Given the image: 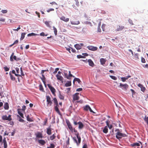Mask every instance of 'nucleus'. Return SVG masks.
<instances>
[{"mask_svg":"<svg viewBox=\"0 0 148 148\" xmlns=\"http://www.w3.org/2000/svg\"><path fill=\"white\" fill-rule=\"evenodd\" d=\"M45 24L47 25V26L48 27H50V25L49 24V22L48 21H45Z\"/></svg>","mask_w":148,"mask_h":148,"instance_id":"09e8293b","label":"nucleus"},{"mask_svg":"<svg viewBox=\"0 0 148 148\" xmlns=\"http://www.w3.org/2000/svg\"><path fill=\"white\" fill-rule=\"evenodd\" d=\"M54 10V9L53 8H50L47 10L48 12H49L51 11H53Z\"/></svg>","mask_w":148,"mask_h":148,"instance_id":"680f3d73","label":"nucleus"},{"mask_svg":"<svg viewBox=\"0 0 148 148\" xmlns=\"http://www.w3.org/2000/svg\"><path fill=\"white\" fill-rule=\"evenodd\" d=\"M53 102L54 103H55L56 105H58V102L57 101V100L56 98V97L54 98L53 99Z\"/></svg>","mask_w":148,"mask_h":148,"instance_id":"e433bc0d","label":"nucleus"},{"mask_svg":"<svg viewBox=\"0 0 148 148\" xmlns=\"http://www.w3.org/2000/svg\"><path fill=\"white\" fill-rule=\"evenodd\" d=\"M26 118H27V120L29 121L32 122V121H33L32 120V119H31L30 118L29 115H28L26 117Z\"/></svg>","mask_w":148,"mask_h":148,"instance_id":"f704fd0d","label":"nucleus"},{"mask_svg":"<svg viewBox=\"0 0 148 148\" xmlns=\"http://www.w3.org/2000/svg\"><path fill=\"white\" fill-rule=\"evenodd\" d=\"M109 122H110V121H109L108 120H107L106 122V123L107 125L106 126H107L108 127V126H109L110 125L109 124Z\"/></svg>","mask_w":148,"mask_h":148,"instance_id":"4d7b16f0","label":"nucleus"},{"mask_svg":"<svg viewBox=\"0 0 148 148\" xmlns=\"http://www.w3.org/2000/svg\"><path fill=\"white\" fill-rule=\"evenodd\" d=\"M12 73L15 74V76H21V75H20L19 74H16V73L15 71L14 70H13L12 71Z\"/></svg>","mask_w":148,"mask_h":148,"instance_id":"37998d69","label":"nucleus"},{"mask_svg":"<svg viewBox=\"0 0 148 148\" xmlns=\"http://www.w3.org/2000/svg\"><path fill=\"white\" fill-rule=\"evenodd\" d=\"M1 12L2 13L5 14L8 11L7 10H2Z\"/></svg>","mask_w":148,"mask_h":148,"instance_id":"bf43d9fd","label":"nucleus"},{"mask_svg":"<svg viewBox=\"0 0 148 148\" xmlns=\"http://www.w3.org/2000/svg\"><path fill=\"white\" fill-rule=\"evenodd\" d=\"M40 35L41 36H47V34L45 35V34L44 32H42L40 34Z\"/></svg>","mask_w":148,"mask_h":148,"instance_id":"603ef678","label":"nucleus"},{"mask_svg":"<svg viewBox=\"0 0 148 148\" xmlns=\"http://www.w3.org/2000/svg\"><path fill=\"white\" fill-rule=\"evenodd\" d=\"M38 35L37 34H35L34 33H29L27 35L28 36H36Z\"/></svg>","mask_w":148,"mask_h":148,"instance_id":"7c9ffc66","label":"nucleus"},{"mask_svg":"<svg viewBox=\"0 0 148 148\" xmlns=\"http://www.w3.org/2000/svg\"><path fill=\"white\" fill-rule=\"evenodd\" d=\"M101 32V30L100 29V27H98L97 28V32Z\"/></svg>","mask_w":148,"mask_h":148,"instance_id":"0e129e2a","label":"nucleus"},{"mask_svg":"<svg viewBox=\"0 0 148 148\" xmlns=\"http://www.w3.org/2000/svg\"><path fill=\"white\" fill-rule=\"evenodd\" d=\"M60 19L65 22H67L69 21V18H66L64 16H62L61 18Z\"/></svg>","mask_w":148,"mask_h":148,"instance_id":"dca6fc26","label":"nucleus"},{"mask_svg":"<svg viewBox=\"0 0 148 148\" xmlns=\"http://www.w3.org/2000/svg\"><path fill=\"white\" fill-rule=\"evenodd\" d=\"M110 77L113 80H116L117 79V77L114 76L110 75Z\"/></svg>","mask_w":148,"mask_h":148,"instance_id":"c03bdc74","label":"nucleus"},{"mask_svg":"<svg viewBox=\"0 0 148 148\" xmlns=\"http://www.w3.org/2000/svg\"><path fill=\"white\" fill-rule=\"evenodd\" d=\"M9 75H10V79H11L13 80V81H14L15 80V77H14L13 75H12L11 73V72H10V73H9Z\"/></svg>","mask_w":148,"mask_h":148,"instance_id":"c756f323","label":"nucleus"},{"mask_svg":"<svg viewBox=\"0 0 148 148\" xmlns=\"http://www.w3.org/2000/svg\"><path fill=\"white\" fill-rule=\"evenodd\" d=\"M145 121L147 123V124L148 125V117L145 116V118L144 119Z\"/></svg>","mask_w":148,"mask_h":148,"instance_id":"c9c22d12","label":"nucleus"},{"mask_svg":"<svg viewBox=\"0 0 148 148\" xmlns=\"http://www.w3.org/2000/svg\"><path fill=\"white\" fill-rule=\"evenodd\" d=\"M14 53H12V54L10 56V60L11 61H13V59L17 61L18 60H17L16 58V56H14Z\"/></svg>","mask_w":148,"mask_h":148,"instance_id":"1a4fd4ad","label":"nucleus"},{"mask_svg":"<svg viewBox=\"0 0 148 148\" xmlns=\"http://www.w3.org/2000/svg\"><path fill=\"white\" fill-rule=\"evenodd\" d=\"M121 80L123 82H125L126 81V80L127 79L126 77H122L121 78Z\"/></svg>","mask_w":148,"mask_h":148,"instance_id":"de8ad7c7","label":"nucleus"},{"mask_svg":"<svg viewBox=\"0 0 148 148\" xmlns=\"http://www.w3.org/2000/svg\"><path fill=\"white\" fill-rule=\"evenodd\" d=\"M39 90L42 91H44V90L41 84H40L39 85Z\"/></svg>","mask_w":148,"mask_h":148,"instance_id":"a19ab883","label":"nucleus"},{"mask_svg":"<svg viewBox=\"0 0 148 148\" xmlns=\"http://www.w3.org/2000/svg\"><path fill=\"white\" fill-rule=\"evenodd\" d=\"M82 90V88H79L78 89H77L76 91L77 92H79L80 91H81Z\"/></svg>","mask_w":148,"mask_h":148,"instance_id":"338daca9","label":"nucleus"},{"mask_svg":"<svg viewBox=\"0 0 148 148\" xmlns=\"http://www.w3.org/2000/svg\"><path fill=\"white\" fill-rule=\"evenodd\" d=\"M4 69L5 71H9V69L6 66L4 67Z\"/></svg>","mask_w":148,"mask_h":148,"instance_id":"6e6d98bb","label":"nucleus"},{"mask_svg":"<svg viewBox=\"0 0 148 148\" xmlns=\"http://www.w3.org/2000/svg\"><path fill=\"white\" fill-rule=\"evenodd\" d=\"M38 142L41 145H43L45 143V140H38Z\"/></svg>","mask_w":148,"mask_h":148,"instance_id":"a878e982","label":"nucleus"},{"mask_svg":"<svg viewBox=\"0 0 148 148\" xmlns=\"http://www.w3.org/2000/svg\"><path fill=\"white\" fill-rule=\"evenodd\" d=\"M56 136L54 135L53 134L51 136H50V138L51 140H53L55 138Z\"/></svg>","mask_w":148,"mask_h":148,"instance_id":"79ce46f5","label":"nucleus"},{"mask_svg":"<svg viewBox=\"0 0 148 148\" xmlns=\"http://www.w3.org/2000/svg\"><path fill=\"white\" fill-rule=\"evenodd\" d=\"M88 64L89 66L91 67H93L94 65V64L93 62L91 59H89L88 60Z\"/></svg>","mask_w":148,"mask_h":148,"instance_id":"a211bd4d","label":"nucleus"},{"mask_svg":"<svg viewBox=\"0 0 148 148\" xmlns=\"http://www.w3.org/2000/svg\"><path fill=\"white\" fill-rule=\"evenodd\" d=\"M90 108V107L88 105H87L84 107V110L86 111H88Z\"/></svg>","mask_w":148,"mask_h":148,"instance_id":"473e14b6","label":"nucleus"},{"mask_svg":"<svg viewBox=\"0 0 148 148\" xmlns=\"http://www.w3.org/2000/svg\"><path fill=\"white\" fill-rule=\"evenodd\" d=\"M141 62H142L143 63H145V59L144 58H141Z\"/></svg>","mask_w":148,"mask_h":148,"instance_id":"774afa93","label":"nucleus"},{"mask_svg":"<svg viewBox=\"0 0 148 148\" xmlns=\"http://www.w3.org/2000/svg\"><path fill=\"white\" fill-rule=\"evenodd\" d=\"M59 70V69L58 68H56L55 70V71L53 72V73L54 74L56 73Z\"/></svg>","mask_w":148,"mask_h":148,"instance_id":"69168bd1","label":"nucleus"},{"mask_svg":"<svg viewBox=\"0 0 148 148\" xmlns=\"http://www.w3.org/2000/svg\"><path fill=\"white\" fill-rule=\"evenodd\" d=\"M106 25L105 24H102L101 26V28H102V30L103 31H105V27Z\"/></svg>","mask_w":148,"mask_h":148,"instance_id":"8fccbe9b","label":"nucleus"},{"mask_svg":"<svg viewBox=\"0 0 148 148\" xmlns=\"http://www.w3.org/2000/svg\"><path fill=\"white\" fill-rule=\"evenodd\" d=\"M3 143L4 148H7V144L6 141V138H4L3 140Z\"/></svg>","mask_w":148,"mask_h":148,"instance_id":"aec40b11","label":"nucleus"},{"mask_svg":"<svg viewBox=\"0 0 148 148\" xmlns=\"http://www.w3.org/2000/svg\"><path fill=\"white\" fill-rule=\"evenodd\" d=\"M56 76L58 80L61 81L62 82H63V80L64 79L63 77L61 75L58 74H57Z\"/></svg>","mask_w":148,"mask_h":148,"instance_id":"4468645a","label":"nucleus"},{"mask_svg":"<svg viewBox=\"0 0 148 148\" xmlns=\"http://www.w3.org/2000/svg\"><path fill=\"white\" fill-rule=\"evenodd\" d=\"M116 133V137L119 140L123 137H126L127 136L125 134H123L121 132V131L119 129H117L115 130Z\"/></svg>","mask_w":148,"mask_h":148,"instance_id":"f03ea898","label":"nucleus"},{"mask_svg":"<svg viewBox=\"0 0 148 148\" xmlns=\"http://www.w3.org/2000/svg\"><path fill=\"white\" fill-rule=\"evenodd\" d=\"M40 78L42 80V82H43V83L45 84V80H46V78L44 76V75H42V77H40Z\"/></svg>","mask_w":148,"mask_h":148,"instance_id":"4be33fe9","label":"nucleus"},{"mask_svg":"<svg viewBox=\"0 0 148 148\" xmlns=\"http://www.w3.org/2000/svg\"><path fill=\"white\" fill-rule=\"evenodd\" d=\"M140 88L141 89V90L143 92H144L145 90V88L143 86H141V87Z\"/></svg>","mask_w":148,"mask_h":148,"instance_id":"58836bf2","label":"nucleus"},{"mask_svg":"<svg viewBox=\"0 0 148 148\" xmlns=\"http://www.w3.org/2000/svg\"><path fill=\"white\" fill-rule=\"evenodd\" d=\"M55 146L53 144L51 143L50 144V146L49 147H48L47 148H54Z\"/></svg>","mask_w":148,"mask_h":148,"instance_id":"a18cd8bd","label":"nucleus"},{"mask_svg":"<svg viewBox=\"0 0 148 148\" xmlns=\"http://www.w3.org/2000/svg\"><path fill=\"white\" fill-rule=\"evenodd\" d=\"M21 29L20 25L18 26V27L16 29H13V30L14 31H18Z\"/></svg>","mask_w":148,"mask_h":148,"instance_id":"864d4df0","label":"nucleus"},{"mask_svg":"<svg viewBox=\"0 0 148 148\" xmlns=\"http://www.w3.org/2000/svg\"><path fill=\"white\" fill-rule=\"evenodd\" d=\"M4 108L5 110H8L9 108V104L8 103H6L4 105Z\"/></svg>","mask_w":148,"mask_h":148,"instance_id":"cd10ccee","label":"nucleus"},{"mask_svg":"<svg viewBox=\"0 0 148 148\" xmlns=\"http://www.w3.org/2000/svg\"><path fill=\"white\" fill-rule=\"evenodd\" d=\"M63 73L64 75L65 78L67 79L70 80L71 79V77H74V76L71 74V72L69 71L68 72L67 70H64L63 71Z\"/></svg>","mask_w":148,"mask_h":148,"instance_id":"7ed1b4c3","label":"nucleus"},{"mask_svg":"<svg viewBox=\"0 0 148 148\" xmlns=\"http://www.w3.org/2000/svg\"><path fill=\"white\" fill-rule=\"evenodd\" d=\"M120 87L123 89L126 90L128 87V85L127 84H122L121 83H120Z\"/></svg>","mask_w":148,"mask_h":148,"instance_id":"0eeeda50","label":"nucleus"},{"mask_svg":"<svg viewBox=\"0 0 148 148\" xmlns=\"http://www.w3.org/2000/svg\"><path fill=\"white\" fill-rule=\"evenodd\" d=\"M138 53H136L134 55V58L136 59H138Z\"/></svg>","mask_w":148,"mask_h":148,"instance_id":"3c124183","label":"nucleus"},{"mask_svg":"<svg viewBox=\"0 0 148 148\" xmlns=\"http://www.w3.org/2000/svg\"><path fill=\"white\" fill-rule=\"evenodd\" d=\"M100 62L101 64L103 65L105 64L106 60L104 59L101 58L100 59Z\"/></svg>","mask_w":148,"mask_h":148,"instance_id":"bb28decb","label":"nucleus"},{"mask_svg":"<svg viewBox=\"0 0 148 148\" xmlns=\"http://www.w3.org/2000/svg\"><path fill=\"white\" fill-rule=\"evenodd\" d=\"M48 88L51 90L52 94L54 96H55L56 94L55 93L56 90L54 87H52L50 84H47Z\"/></svg>","mask_w":148,"mask_h":148,"instance_id":"20e7f679","label":"nucleus"},{"mask_svg":"<svg viewBox=\"0 0 148 148\" xmlns=\"http://www.w3.org/2000/svg\"><path fill=\"white\" fill-rule=\"evenodd\" d=\"M103 132L105 134H107L108 132V127L107 126H105L103 130Z\"/></svg>","mask_w":148,"mask_h":148,"instance_id":"412c9836","label":"nucleus"},{"mask_svg":"<svg viewBox=\"0 0 148 148\" xmlns=\"http://www.w3.org/2000/svg\"><path fill=\"white\" fill-rule=\"evenodd\" d=\"M128 21H129V23L131 25H133L134 24L133 23L132 21V20H131L130 19H129Z\"/></svg>","mask_w":148,"mask_h":148,"instance_id":"052dcab7","label":"nucleus"},{"mask_svg":"<svg viewBox=\"0 0 148 148\" xmlns=\"http://www.w3.org/2000/svg\"><path fill=\"white\" fill-rule=\"evenodd\" d=\"M47 133L49 135H50L51 134V130L50 128H48L47 129Z\"/></svg>","mask_w":148,"mask_h":148,"instance_id":"c85d7f7f","label":"nucleus"},{"mask_svg":"<svg viewBox=\"0 0 148 148\" xmlns=\"http://www.w3.org/2000/svg\"><path fill=\"white\" fill-rule=\"evenodd\" d=\"M26 33H24L21 34V37L20 38L21 40H23L24 38Z\"/></svg>","mask_w":148,"mask_h":148,"instance_id":"72a5a7b5","label":"nucleus"},{"mask_svg":"<svg viewBox=\"0 0 148 148\" xmlns=\"http://www.w3.org/2000/svg\"><path fill=\"white\" fill-rule=\"evenodd\" d=\"M130 90L132 92V97H134L133 95H134L135 94V92L132 89H131Z\"/></svg>","mask_w":148,"mask_h":148,"instance_id":"e2e57ef3","label":"nucleus"},{"mask_svg":"<svg viewBox=\"0 0 148 148\" xmlns=\"http://www.w3.org/2000/svg\"><path fill=\"white\" fill-rule=\"evenodd\" d=\"M59 106L58 105H56V106H55L54 109L56 112L58 113L59 115H61V113L59 111L58 107Z\"/></svg>","mask_w":148,"mask_h":148,"instance_id":"f3484780","label":"nucleus"},{"mask_svg":"<svg viewBox=\"0 0 148 148\" xmlns=\"http://www.w3.org/2000/svg\"><path fill=\"white\" fill-rule=\"evenodd\" d=\"M75 47L77 50H79L81 49V47L80 46V44H77L74 45Z\"/></svg>","mask_w":148,"mask_h":148,"instance_id":"393cba45","label":"nucleus"},{"mask_svg":"<svg viewBox=\"0 0 148 148\" xmlns=\"http://www.w3.org/2000/svg\"><path fill=\"white\" fill-rule=\"evenodd\" d=\"M78 124L79 125L78 128L79 129H82L84 127V125L81 122L79 121L78 122Z\"/></svg>","mask_w":148,"mask_h":148,"instance_id":"6ab92c4d","label":"nucleus"},{"mask_svg":"<svg viewBox=\"0 0 148 148\" xmlns=\"http://www.w3.org/2000/svg\"><path fill=\"white\" fill-rule=\"evenodd\" d=\"M15 70L16 71L17 74H19V69L18 68L16 67L15 68Z\"/></svg>","mask_w":148,"mask_h":148,"instance_id":"13d9d810","label":"nucleus"},{"mask_svg":"<svg viewBox=\"0 0 148 148\" xmlns=\"http://www.w3.org/2000/svg\"><path fill=\"white\" fill-rule=\"evenodd\" d=\"M59 98L60 99L63 100L64 99V97L63 96L60 94L59 95Z\"/></svg>","mask_w":148,"mask_h":148,"instance_id":"49530a36","label":"nucleus"},{"mask_svg":"<svg viewBox=\"0 0 148 148\" xmlns=\"http://www.w3.org/2000/svg\"><path fill=\"white\" fill-rule=\"evenodd\" d=\"M74 131L76 133L75 134V135L78 139V140L77 141V138L75 137H74L73 138V139L75 142L76 143L77 145L78 146L81 143V138L80 136L79 135V133L77 132V130H75V129H74Z\"/></svg>","mask_w":148,"mask_h":148,"instance_id":"f257e3e1","label":"nucleus"},{"mask_svg":"<svg viewBox=\"0 0 148 148\" xmlns=\"http://www.w3.org/2000/svg\"><path fill=\"white\" fill-rule=\"evenodd\" d=\"M79 93H76L73 95V100L74 101L77 100L79 99V97L78 96Z\"/></svg>","mask_w":148,"mask_h":148,"instance_id":"9b49d317","label":"nucleus"},{"mask_svg":"<svg viewBox=\"0 0 148 148\" xmlns=\"http://www.w3.org/2000/svg\"><path fill=\"white\" fill-rule=\"evenodd\" d=\"M87 48L89 50L95 51L97 50L98 48L96 47H94L92 46H88L87 47Z\"/></svg>","mask_w":148,"mask_h":148,"instance_id":"6e6552de","label":"nucleus"},{"mask_svg":"<svg viewBox=\"0 0 148 148\" xmlns=\"http://www.w3.org/2000/svg\"><path fill=\"white\" fill-rule=\"evenodd\" d=\"M46 99L47 105H49V106H51L52 104V102L50 97L49 96H47L46 97Z\"/></svg>","mask_w":148,"mask_h":148,"instance_id":"423d86ee","label":"nucleus"},{"mask_svg":"<svg viewBox=\"0 0 148 148\" xmlns=\"http://www.w3.org/2000/svg\"><path fill=\"white\" fill-rule=\"evenodd\" d=\"M124 28V27L122 25H118L116 26V31H121Z\"/></svg>","mask_w":148,"mask_h":148,"instance_id":"9d476101","label":"nucleus"},{"mask_svg":"<svg viewBox=\"0 0 148 148\" xmlns=\"http://www.w3.org/2000/svg\"><path fill=\"white\" fill-rule=\"evenodd\" d=\"M5 21V19L4 18L0 17V21L4 22Z\"/></svg>","mask_w":148,"mask_h":148,"instance_id":"5fc2aeb1","label":"nucleus"},{"mask_svg":"<svg viewBox=\"0 0 148 148\" xmlns=\"http://www.w3.org/2000/svg\"><path fill=\"white\" fill-rule=\"evenodd\" d=\"M66 123L67 124V126H68L69 129V130H70V131L71 132H73V129L72 126V125H71V124L70 123V122L69 121H66Z\"/></svg>","mask_w":148,"mask_h":148,"instance_id":"f8f14e48","label":"nucleus"},{"mask_svg":"<svg viewBox=\"0 0 148 148\" xmlns=\"http://www.w3.org/2000/svg\"><path fill=\"white\" fill-rule=\"evenodd\" d=\"M53 28L54 30V32L55 35H56L57 34V29L54 27H53Z\"/></svg>","mask_w":148,"mask_h":148,"instance_id":"4c0bfd02","label":"nucleus"},{"mask_svg":"<svg viewBox=\"0 0 148 148\" xmlns=\"http://www.w3.org/2000/svg\"><path fill=\"white\" fill-rule=\"evenodd\" d=\"M74 81H77L78 83H80L81 82V81L79 78L76 77L74 79Z\"/></svg>","mask_w":148,"mask_h":148,"instance_id":"ea45409f","label":"nucleus"},{"mask_svg":"<svg viewBox=\"0 0 148 148\" xmlns=\"http://www.w3.org/2000/svg\"><path fill=\"white\" fill-rule=\"evenodd\" d=\"M11 116L10 115H9L8 116H7L6 115H3L2 117V119L3 120H7L9 121H10L12 120Z\"/></svg>","mask_w":148,"mask_h":148,"instance_id":"39448f33","label":"nucleus"},{"mask_svg":"<svg viewBox=\"0 0 148 148\" xmlns=\"http://www.w3.org/2000/svg\"><path fill=\"white\" fill-rule=\"evenodd\" d=\"M71 85V81H67V82L65 84V86L66 87H68L70 86Z\"/></svg>","mask_w":148,"mask_h":148,"instance_id":"5701e85b","label":"nucleus"},{"mask_svg":"<svg viewBox=\"0 0 148 148\" xmlns=\"http://www.w3.org/2000/svg\"><path fill=\"white\" fill-rule=\"evenodd\" d=\"M21 109H18L17 110L18 114L23 118H24V116L23 114L21 112Z\"/></svg>","mask_w":148,"mask_h":148,"instance_id":"b1692460","label":"nucleus"},{"mask_svg":"<svg viewBox=\"0 0 148 148\" xmlns=\"http://www.w3.org/2000/svg\"><path fill=\"white\" fill-rule=\"evenodd\" d=\"M71 24L73 25H78L80 24L79 20H76V21H71Z\"/></svg>","mask_w":148,"mask_h":148,"instance_id":"ddd939ff","label":"nucleus"},{"mask_svg":"<svg viewBox=\"0 0 148 148\" xmlns=\"http://www.w3.org/2000/svg\"><path fill=\"white\" fill-rule=\"evenodd\" d=\"M130 146L132 147L135 148L136 146H140V145L139 143H135L131 144Z\"/></svg>","mask_w":148,"mask_h":148,"instance_id":"2eb2a0df","label":"nucleus"},{"mask_svg":"<svg viewBox=\"0 0 148 148\" xmlns=\"http://www.w3.org/2000/svg\"><path fill=\"white\" fill-rule=\"evenodd\" d=\"M36 137L38 138H42V134L40 132L38 133L36 135Z\"/></svg>","mask_w":148,"mask_h":148,"instance_id":"2f4dec72","label":"nucleus"}]
</instances>
